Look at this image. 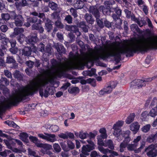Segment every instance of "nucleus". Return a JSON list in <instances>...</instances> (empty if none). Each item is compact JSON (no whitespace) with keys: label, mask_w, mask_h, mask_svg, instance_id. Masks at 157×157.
<instances>
[{"label":"nucleus","mask_w":157,"mask_h":157,"mask_svg":"<svg viewBox=\"0 0 157 157\" xmlns=\"http://www.w3.org/2000/svg\"><path fill=\"white\" fill-rule=\"evenodd\" d=\"M53 80L52 77L39 78L37 80L30 81V84L24 87L13 94L9 99L0 106V113L4 112L12 106L15 105L22 100H25L26 97L33 94V92L39 89V93L41 97L44 95L43 89L41 87L44 86L49 82H51Z\"/></svg>","instance_id":"obj_1"},{"label":"nucleus","mask_w":157,"mask_h":157,"mask_svg":"<svg viewBox=\"0 0 157 157\" xmlns=\"http://www.w3.org/2000/svg\"><path fill=\"white\" fill-rule=\"evenodd\" d=\"M157 49V37H143L140 40L131 43L127 46L125 43L121 42V54L125 53L133 56V53L137 51L143 53L149 49Z\"/></svg>","instance_id":"obj_2"},{"label":"nucleus","mask_w":157,"mask_h":157,"mask_svg":"<svg viewBox=\"0 0 157 157\" xmlns=\"http://www.w3.org/2000/svg\"><path fill=\"white\" fill-rule=\"evenodd\" d=\"M71 63L66 65H63L60 63L58 62L55 59H52L51 63L52 68L56 70L55 72L51 74L50 72L48 73V78L52 77L53 80L56 77H61L65 72L68 70L74 69H80L83 66L82 60L79 56L74 55L71 52L69 53Z\"/></svg>","instance_id":"obj_3"},{"label":"nucleus","mask_w":157,"mask_h":157,"mask_svg":"<svg viewBox=\"0 0 157 157\" xmlns=\"http://www.w3.org/2000/svg\"><path fill=\"white\" fill-rule=\"evenodd\" d=\"M130 141V139H126L120 144L119 146V151L120 152H123L127 147L128 150L129 151H134L135 153H137L141 152V150L145 146V141H142L140 142L141 145L140 147L138 149H136L138 144H129Z\"/></svg>","instance_id":"obj_4"},{"label":"nucleus","mask_w":157,"mask_h":157,"mask_svg":"<svg viewBox=\"0 0 157 157\" xmlns=\"http://www.w3.org/2000/svg\"><path fill=\"white\" fill-rule=\"evenodd\" d=\"M31 14L34 16H37L39 17L42 19L43 21H47V22L45 24V29L48 32H50L52 29V25L51 23V20L45 17L44 13H38L36 11H34L31 13Z\"/></svg>","instance_id":"obj_5"},{"label":"nucleus","mask_w":157,"mask_h":157,"mask_svg":"<svg viewBox=\"0 0 157 157\" xmlns=\"http://www.w3.org/2000/svg\"><path fill=\"white\" fill-rule=\"evenodd\" d=\"M157 143L152 144L146 147L143 153H146L147 157H156L157 156Z\"/></svg>","instance_id":"obj_6"},{"label":"nucleus","mask_w":157,"mask_h":157,"mask_svg":"<svg viewBox=\"0 0 157 157\" xmlns=\"http://www.w3.org/2000/svg\"><path fill=\"white\" fill-rule=\"evenodd\" d=\"M12 19L14 21V23L17 27H21L25 22V19L21 15L17 14L14 11L13 13L12 14Z\"/></svg>","instance_id":"obj_7"},{"label":"nucleus","mask_w":157,"mask_h":157,"mask_svg":"<svg viewBox=\"0 0 157 157\" xmlns=\"http://www.w3.org/2000/svg\"><path fill=\"white\" fill-rule=\"evenodd\" d=\"M124 123L123 121H119L114 124L113 129L114 130L113 134L115 136L117 137L121 135V128Z\"/></svg>","instance_id":"obj_8"},{"label":"nucleus","mask_w":157,"mask_h":157,"mask_svg":"<svg viewBox=\"0 0 157 157\" xmlns=\"http://www.w3.org/2000/svg\"><path fill=\"white\" fill-rule=\"evenodd\" d=\"M44 134V135L42 134H38V136L43 139L52 143L54 142L56 140V136L55 134L45 132Z\"/></svg>","instance_id":"obj_9"},{"label":"nucleus","mask_w":157,"mask_h":157,"mask_svg":"<svg viewBox=\"0 0 157 157\" xmlns=\"http://www.w3.org/2000/svg\"><path fill=\"white\" fill-rule=\"evenodd\" d=\"M152 81L151 78H146L144 81H142L140 79L135 80L131 82L132 85L133 86H137L136 88H141L142 86H145L146 84L145 82H151Z\"/></svg>","instance_id":"obj_10"},{"label":"nucleus","mask_w":157,"mask_h":157,"mask_svg":"<svg viewBox=\"0 0 157 157\" xmlns=\"http://www.w3.org/2000/svg\"><path fill=\"white\" fill-rule=\"evenodd\" d=\"M38 39L37 37V33H32L28 36L26 39V41L28 44H33L37 42Z\"/></svg>","instance_id":"obj_11"},{"label":"nucleus","mask_w":157,"mask_h":157,"mask_svg":"<svg viewBox=\"0 0 157 157\" xmlns=\"http://www.w3.org/2000/svg\"><path fill=\"white\" fill-rule=\"evenodd\" d=\"M98 7L97 5L91 6L89 9V11L95 17H100V13L98 10Z\"/></svg>","instance_id":"obj_12"},{"label":"nucleus","mask_w":157,"mask_h":157,"mask_svg":"<svg viewBox=\"0 0 157 157\" xmlns=\"http://www.w3.org/2000/svg\"><path fill=\"white\" fill-rule=\"evenodd\" d=\"M94 149V147L89 145H83L81 150V152L86 155H89V152Z\"/></svg>","instance_id":"obj_13"},{"label":"nucleus","mask_w":157,"mask_h":157,"mask_svg":"<svg viewBox=\"0 0 157 157\" xmlns=\"http://www.w3.org/2000/svg\"><path fill=\"white\" fill-rule=\"evenodd\" d=\"M32 50L29 47H25L21 50V54L22 56L29 57L30 56L32 53Z\"/></svg>","instance_id":"obj_14"},{"label":"nucleus","mask_w":157,"mask_h":157,"mask_svg":"<svg viewBox=\"0 0 157 157\" xmlns=\"http://www.w3.org/2000/svg\"><path fill=\"white\" fill-rule=\"evenodd\" d=\"M4 142L6 145L7 147L8 148L11 149L13 151L17 153H20L21 152V151L20 149L17 148H13L12 147L11 145L12 142L11 141L4 140Z\"/></svg>","instance_id":"obj_15"},{"label":"nucleus","mask_w":157,"mask_h":157,"mask_svg":"<svg viewBox=\"0 0 157 157\" xmlns=\"http://www.w3.org/2000/svg\"><path fill=\"white\" fill-rule=\"evenodd\" d=\"M36 16L30 17L28 18L27 19L28 21L31 22V23L41 24L43 21L40 19V18L38 19V18Z\"/></svg>","instance_id":"obj_16"},{"label":"nucleus","mask_w":157,"mask_h":157,"mask_svg":"<svg viewBox=\"0 0 157 157\" xmlns=\"http://www.w3.org/2000/svg\"><path fill=\"white\" fill-rule=\"evenodd\" d=\"M55 47L60 55H61L62 53H65V49L62 44L56 43L55 45Z\"/></svg>","instance_id":"obj_17"},{"label":"nucleus","mask_w":157,"mask_h":157,"mask_svg":"<svg viewBox=\"0 0 157 157\" xmlns=\"http://www.w3.org/2000/svg\"><path fill=\"white\" fill-rule=\"evenodd\" d=\"M14 11H10V13H2L1 14V16L3 20L7 21L10 19H12V16L13 13Z\"/></svg>","instance_id":"obj_18"},{"label":"nucleus","mask_w":157,"mask_h":157,"mask_svg":"<svg viewBox=\"0 0 157 157\" xmlns=\"http://www.w3.org/2000/svg\"><path fill=\"white\" fill-rule=\"evenodd\" d=\"M157 139V132L150 135L147 138L146 141L147 142L151 143L156 141Z\"/></svg>","instance_id":"obj_19"},{"label":"nucleus","mask_w":157,"mask_h":157,"mask_svg":"<svg viewBox=\"0 0 157 157\" xmlns=\"http://www.w3.org/2000/svg\"><path fill=\"white\" fill-rule=\"evenodd\" d=\"M40 24H33L32 26V30H37L40 33H42L44 31V29L41 25H39Z\"/></svg>","instance_id":"obj_20"},{"label":"nucleus","mask_w":157,"mask_h":157,"mask_svg":"<svg viewBox=\"0 0 157 157\" xmlns=\"http://www.w3.org/2000/svg\"><path fill=\"white\" fill-rule=\"evenodd\" d=\"M84 5V2L81 0H77L74 4V7L77 9L82 8Z\"/></svg>","instance_id":"obj_21"},{"label":"nucleus","mask_w":157,"mask_h":157,"mask_svg":"<svg viewBox=\"0 0 157 157\" xmlns=\"http://www.w3.org/2000/svg\"><path fill=\"white\" fill-rule=\"evenodd\" d=\"M140 125L138 122H134L130 124V127L131 130L137 132L140 128Z\"/></svg>","instance_id":"obj_22"},{"label":"nucleus","mask_w":157,"mask_h":157,"mask_svg":"<svg viewBox=\"0 0 157 157\" xmlns=\"http://www.w3.org/2000/svg\"><path fill=\"white\" fill-rule=\"evenodd\" d=\"M84 18L89 24H93L94 21V18L92 17V15L89 13H86L84 16Z\"/></svg>","instance_id":"obj_23"},{"label":"nucleus","mask_w":157,"mask_h":157,"mask_svg":"<svg viewBox=\"0 0 157 157\" xmlns=\"http://www.w3.org/2000/svg\"><path fill=\"white\" fill-rule=\"evenodd\" d=\"M99 10H102L103 14L104 15H110L111 13V9L107 7H105L103 6H101L99 7Z\"/></svg>","instance_id":"obj_24"},{"label":"nucleus","mask_w":157,"mask_h":157,"mask_svg":"<svg viewBox=\"0 0 157 157\" xmlns=\"http://www.w3.org/2000/svg\"><path fill=\"white\" fill-rule=\"evenodd\" d=\"M135 117V113H132L130 114L125 120L126 123L128 124H130L134 121Z\"/></svg>","instance_id":"obj_25"},{"label":"nucleus","mask_w":157,"mask_h":157,"mask_svg":"<svg viewBox=\"0 0 157 157\" xmlns=\"http://www.w3.org/2000/svg\"><path fill=\"white\" fill-rule=\"evenodd\" d=\"M79 26L85 33L88 32L89 27L86 24L85 22L83 21L81 22L79 24Z\"/></svg>","instance_id":"obj_26"},{"label":"nucleus","mask_w":157,"mask_h":157,"mask_svg":"<svg viewBox=\"0 0 157 157\" xmlns=\"http://www.w3.org/2000/svg\"><path fill=\"white\" fill-rule=\"evenodd\" d=\"M66 29L68 31H72L75 33L78 29V26L76 25H67Z\"/></svg>","instance_id":"obj_27"},{"label":"nucleus","mask_w":157,"mask_h":157,"mask_svg":"<svg viewBox=\"0 0 157 157\" xmlns=\"http://www.w3.org/2000/svg\"><path fill=\"white\" fill-rule=\"evenodd\" d=\"M20 136L21 139L23 141L26 143H28V135L27 133L25 132L21 133L20 134Z\"/></svg>","instance_id":"obj_28"},{"label":"nucleus","mask_w":157,"mask_h":157,"mask_svg":"<svg viewBox=\"0 0 157 157\" xmlns=\"http://www.w3.org/2000/svg\"><path fill=\"white\" fill-rule=\"evenodd\" d=\"M99 132L101 133L99 136L102 137L103 139H105L107 138L108 135L106 133V130L105 128H101L99 130Z\"/></svg>","instance_id":"obj_29"},{"label":"nucleus","mask_w":157,"mask_h":157,"mask_svg":"<svg viewBox=\"0 0 157 157\" xmlns=\"http://www.w3.org/2000/svg\"><path fill=\"white\" fill-rule=\"evenodd\" d=\"M115 2L113 0L110 1H105L104 2V4L105 5L106 7L111 9L112 7V6L115 4Z\"/></svg>","instance_id":"obj_30"},{"label":"nucleus","mask_w":157,"mask_h":157,"mask_svg":"<svg viewBox=\"0 0 157 157\" xmlns=\"http://www.w3.org/2000/svg\"><path fill=\"white\" fill-rule=\"evenodd\" d=\"M69 93L76 94L79 92V89L78 87H75L69 88L68 90Z\"/></svg>","instance_id":"obj_31"},{"label":"nucleus","mask_w":157,"mask_h":157,"mask_svg":"<svg viewBox=\"0 0 157 157\" xmlns=\"http://www.w3.org/2000/svg\"><path fill=\"white\" fill-rule=\"evenodd\" d=\"M130 27L132 31L134 32H136L139 33H142V31L140 30L137 25L135 24H132L131 25Z\"/></svg>","instance_id":"obj_32"},{"label":"nucleus","mask_w":157,"mask_h":157,"mask_svg":"<svg viewBox=\"0 0 157 157\" xmlns=\"http://www.w3.org/2000/svg\"><path fill=\"white\" fill-rule=\"evenodd\" d=\"M96 21L97 25H98L99 27L101 28H102L104 27V18H101L100 19V17H96Z\"/></svg>","instance_id":"obj_33"},{"label":"nucleus","mask_w":157,"mask_h":157,"mask_svg":"<svg viewBox=\"0 0 157 157\" xmlns=\"http://www.w3.org/2000/svg\"><path fill=\"white\" fill-rule=\"evenodd\" d=\"M13 75L14 77L18 80H21L23 79V75L21 74L20 71L17 70L15 71Z\"/></svg>","instance_id":"obj_34"},{"label":"nucleus","mask_w":157,"mask_h":157,"mask_svg":"<svg viewBox=\"0 0 157 157\" xmlns=\"http://www.w3.org/2000/svg\"><path fill=\"white\" fill-rule=\"evenodd\" d=\"M130 133V131L127 130L123 131L122 132H121V134L122 136L125 138L124 140L128 138L130 139V140H131V138L129 136Z\"/></svg>","instance_id":"obj_35"},{"label":"nucleus","mask_w":157,"mask_h":157,"mask_svg":"<svg viewBox=\"0 0 157 157\" xmlns=\"http://www.w3.org/2000/svg\"><path fill=\"white\" fill-rule=\"evenodd\" d=\"M48 6L52 10H56L58 8V5L53 2H49Z\"/></svg>","instance_id":"obj_36"},{"label":"nucleus","mask_w":157,"mask_h":157,"mask_svg":"<svg viewBox=\"0 0 157 157\" xmlns=\"http://www.w3.org/2000/svg\"><path fill=\"white\" fill-rule=\"evenodd\" d=\"M148 112L147 111H144L142 113L141 115L140 118L142 121H145L147 120L148 116Z\"/></svg>","instance_id":"obj_37"},{"label":"nucleus","mask_w":157,"mask_h":157,"mask_svg":"<svg viewBox=\"0 0 157 157\" xmlns=\"http://www.w3.org/2000/svg\"><path fill=\"white\" fill-rule=\"evenodd\" d=\"M151 125L150 124H147L142 127L141 129L142 132L146 133L148 132L151 128Z\"/></svg>","instance_id":"obj_38"},{"label":"nucleus","mask_w":157,"mask_h":157,"mask_svg":"<svg viewBox=\"0 0 157 157\" xmlns=\"http://www.w3.org/2000/svg\"><path fill=\"white\" fill-rule=\"evenodd\" d=\"M16 62V61L13 56H8L6 57V63H13Z\"/></svg>","instance_id":"obj_39"},{"label":"nucleus","mask_w":157,"mask_h":157,"mask_svg":"<svg viewBox=\"0 0 157 157\" xmlns=\"http://www.w3.org/2000/svg\"><path fill=\"white\" fill-rule=\"evenodd\" d=\"M67 147L70 149H73L75 147L74 144L70 140H68L67 141Z\"/></svg>","instance_id":"obj_40"},{"label":"nucleus","mask_w":157,"mask_h":157,"mask_svg":"<svg viewBox=\"0 0 157 157\" xmlns=\"http://www.w3.org/2000/svg\"><path fill=\"white\" fill-rule=\"evenodd\" d=\"M53 147L56 152L57 153L60 152L61 150V149L58 144H54L53 145Z\"/></svg>","instance_id":"obj_41"},{"label":"nucleus","mask_w":157,"mask_h":157,"mask_svg":"<svg viewBox=\"0 0 157 157\" xmlns=\"http://www.w3.org/2000/svg\"><path fill=\"white\" fill-rule=\"evenodd\" d=\"M136 23L140 27H142L143 25H145L146 24L145 21L142 18L140 20L138 19V21H137Z\"/></svg>","instance_id":"obj_42"},{"label":"nucleus","mask_w":157,"mask_h":157,"mask_svg":"<svg viewBox=\"0 0 157 157\" xmlns=\"http://www.w3.org/2000/svg\"><path fill=\"white\" fill-rule=\"evenodd\" d=\"M55 24L56 26L59 28L63 29V28L64 25L59 20V19L55 22Z\"/></svg>","instance_id":"obj_43"},{"label":"nucleus","mask_w":157,"mask_h":157,"mask_svg":"<svg viewBox=\"0 0 157 157\" xmlns=\"http://www.w3.org/2000/svg\"><path fill=\"white\" fill-rule=\"evenodd\" d=\"M99 151L104 154H106L107 153L109 152L110 150L108 149H105L102 147H98Z\"/></svg>","instance_id":"obj_44"},{"label":"nucleus","mask_w":157,"mask_h":157,"mask_svg":"<svg viewBox=\"0 0 157 157\" xmlns=\"http://www.w3.org/2000/svg\"><path fill=\"white\" fill-rule=\"evenodd\" d=\"M49 129L53 132L58 131L59 129V127L56 125H52L49 128Z\"/></svg>","instance_id":"obj_45"},{"label":"nucleus","mask_w":157,"mask_h":157,"mask_svg":"<svg viewBox=\"0 0 157 157\" xmlns=\"http://www.w3.org/2000/svg\"><path fill=\"white\" fill-rule=\"evenodd\" d=\"M106 144L109 148L111 149H114V146L113 145V141L111 140H108L106 142Z\"/></svg>","instance_id":"obj_46"},{"label":"nucleus","mask_w":157,"mask_h":157,"mask_svg":"<svg viewBox=\"0 0 157 157\" xmlns=\"http://www.w3.org/2000/svg\"><path fill=\"white\" fill-rule=\"evenodd\" d=\"M72 17L70 15L66 16L65 18V21L68 24H71L72 23Z\"/></svg>","instance_id":"obj_47"},{"label":"nucleus","mask_w":157,"mask_h":157,"mask_svg":"<svg viewBox=\"0 0 157 157\" xmlns=\"http://www.w3.org/2000/svg\"><path fill=\"white\" fill-rule=\"evenodd\" d=\"M51 17L52 19L53 20L59 19V15L56 12H55L51 15Z\"/></svg>","instance_id":"obj_48"},{"label":"nucleus","mask_w":157,"mask_h":157,"mask_svg":"<svg viewBox=\"0 0 157 157\" xmlns=\"http://www.w3.org/2000/svg\"><path fill=\"white\" fill-rule=\"evenodd\" d=\"M11 151L9 150H5L2 152H0V155L2 156L6 157L8 154L11 153Z\"/></svg>","instance_id":"obj_49"},{"label":"nucleus","mask_w":157,"mask_h":157,"mask_svg":"<svg viewBox=\"0 0 157 157\" xmlns=\"http://www.w3.org/2000/svg\"><path fill=\"white\" fill-rule=\"evenodd\" d=\"M87 135H88L87 133H84L83 131L80 132L79 134V138L82 139L86 138Z\"/></svg>","instance_id":"obj_50"},{"label":"nucleus","mask_w":157,"mask_h":157,"mask_svg":"<svg viewBox=\"0 0 157 157\" xmlns=\"http://www.w3.org/2000/svg\"><path fill=\"white\" fill-rule=\"evenodd\" d=\"M97 137L98 139V144L100 145L105 146L104 145L105 144L103 141V138L101 137L100 136H98Z\"/></svg>","instance_id":"obj_51"},{"label":"nucleus","mask_w":157,"mask_h":157,"mask_svg":"<svg viewBox=\"0 0 157 157\" xmlns=\"http://www.w3.org/2000/svg\"><path fill=\"white\" fill-rule=\"evenodd\" d=\"M38 48L39 51L41 52L44 53L45 51V45L42 42L40 43L39 44Z\"/></svg>","instance_id":"obj_52"},{"label":"nucleus","mask_w":157,"mask_h":157,"mask_svg":"<svg viewBox=\"0 0 157 157\" xmlns=\"http://www.w3.org/2000/svg\"><path fill=\"white\" fill-rule=\"evenodd\" d=\"M1 31L3 33H6L8 30V26L5 25H2L0 27Z\"/></svg>","instance_id":"obj_53"},{"label":"nucleus","mask_w":157,"mask_h":157,"mask_svg":"<svg viewBox=\"0 0 157 157\" xmlns=\"http://www.w3.org/2000/svg\"><path fill=\"white\" fill-rule=\"evenodd\" d=\"M96 71V70L95 69L92 68L91 69L90 71H89L88 72H86L87 73L86 75H89L90 76H91L95 74Z\"/></svg>","instance_id":"obj_54"},{"label":"nucleus","mask_w":157,"mask_h":157,"mask_svg":"<svg viewBox=\"0 0 157 157\" xmlns=\"http://www.w3.org/2000/svg\"><path fill=\"white\" fill-rule=\"evenodd\" d=\"M117 15L120 17L121 15L122 10L118 7H116L113 9Z\"/></svg>","instance_id":"obj_55"},{"label":"nucleus","mask_w":157,"mask_h":157,"mask_svg":"<svg viewBox=\"0 0 157 157\" xmlns=\"http://www.w3.org/2000/svg\"><path fill=\"white\" fill-rule=\"evenodd\" d=\"M9 51L12 54H16L17 53L18 49L17 47L11 48L9 49Z\"/></svg>","instance_id":"obj_56"},{"label":"nucleus","mask_w":157,"mask_h":157,"mask_svg":"<svg viewBox=\"0 0 157 157\" xmlns=\"http://www.w3.org/2000/svg\"><path fill=\"white\" fill-rule=\"evenodd\" d=\"M70 11L75 18L78 17L77 12L75 9L71 8L70 10Z\"/></svg>","instance_id":"obj_57"},{"label":"nucleus","mask_w":157,"mask_h":157,"mask_svg":"<svg viewBox=\"0 0 157 157\" xmlns=\"http://www.w3.org/2000/svg\"><path fill=\"white\" fill-rule=\"evenodd\" d=\"M60 145L61 146L62 149L64 151H69L70 149L68 148L66 144L64 142H61L60 143Z\"/></svg>","instance_id":"obj_58"},{"label":"nucleus","mask_w":157,"mask_h":157,"mask_svg":"<svg viewBox=\"0 0 157 157\" xmlns=\"http://www.w3.org/2000/svg\"><path fill=\"white\" fill-rule=\"evenodd\" d=\"M4 72L5 76L7 78H12V74L9 71L5 70H4Z\"/></svg>","instance_id":"obj_59"},{"label":"nucleus","mask_w":157,"mask_h":157,"mask_svg":"<svg viewBox=\"0 0 157 157\" xmlns=\"http://www.w3.org/2000/svg\"><path fill=\"white\" fill-rule=\"evenodd\" d=\"M124 11L126 14V17L128 18H130V16L132 14L131 11L127 9H125Z\"/></svg>","instance_id":"obj_60"},{"label":"nucleus","mask_w":157,"mask_h":157,"mask_svg":"<svg viewBox=\"0 0 157 157\" xmlns=\"http://www.w3.org/2000/svg\"><path fill=\"white\" fill-rule=\"evenodd\" d=\"M69 151H62L60 153V155L62 157H69L70 156L69 153L68 152Z\"/></svg>","instance_id":"obj_61"},{"label":"nucleus","mask_w":157,"mask_h":157,"mask_svg":"<svg viewBox=\"0 0 157 157\" xmlns=\"http://www.w3.org/2000/svg\"><path fill=\"white\" fill-rule=\"evenodd\" d=\"M104 89L105 92H106V94L110 93L112 90V88L109 86L105 87Z\"/></svg>","instance_id":"obj_62"},{"label":"nucleus","mask_w":157,"mask_h":157,"mask_svg":"<svg viewBox=\"0 0 157 157\" xmlns=\"http://www.w3.org/2000/svg\"><path fill=\"white\" fill-rule=\"evenodd\" d=\"M67 136V132H66L65 133H62L58 135V136L59 137L64 139L68 138Z\"/></svg>","instance_id":"obj_63"},{"label":"nucleus","mask_w":157,"mask_h":157,"mask_svg":"<svg viewBox=\"0 0 157 157\" xmlns=\"http://www.w3.org/2000/svg\"><path fill=\"white\" fill-rule=\"evenodd\" d=\"M104 23L106 27L108 28L111 27V23L108 21L106 19L104 18Z\"/></svg>","instance_id":"obj_64"}]
</instances>
